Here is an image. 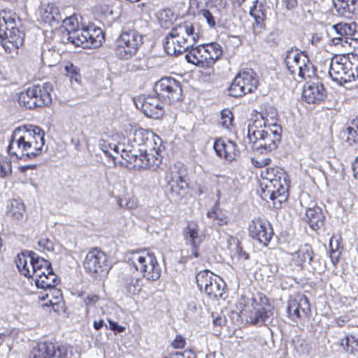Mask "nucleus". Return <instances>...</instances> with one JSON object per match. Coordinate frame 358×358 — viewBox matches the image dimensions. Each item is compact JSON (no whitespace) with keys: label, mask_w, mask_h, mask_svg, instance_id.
<instances>
[{"label":"nucleus","mask_w":358,"mask_h":358,"mask_svg":"<svg viewBox=\"0 0 358 358\" xmlns=\"http://www.w3.org/2000/svg\"><path fill=\"white\" fill-rule=\"evenodd\" d=\"M143 150H145V152H150V155H152V153L162 155L165 150V145L162 139L152 132Z\"/></svg>","instance_id":"e433bc0d"},{"label":"nucleus","mask_w":358,"mask_h":358,"mask_svg":"<svg viewBox=\"0 0 358 358\" xmlns=\"http://www.w3.org/2000/svg\"><path fill=\"white\" fill-rule=\"evenodd\" d=\"M139 170L141 169H152L156 170L162 162V155L152 153L150 155V152H145V150L140 154L139 157Z\"/></svg>","instance_id":"7c9ffc66"},{"label":"nucleus","mask_w":358,"mask_h":358,"mask_svg":"<svg viewBox=\"0 0 358 358\" xmlns=\"http://www.w3.org/2000/svg\"><path fill=\"white\" fill-rule=\"evenodd\" d=\"M236 250L239 259H242L243 260L249 259V254L243 250V248L240 243L237 244Z\"/></svg>","instance_id":"338daca9"},{"label":"nucleus","mask_w":358,"mask_h":358,"mask_svg":"<svg viewBox=\"0 0 358 358\" xmlns=\"http://www.w3.org/2000/svg\"><path fill=\"white\" fill-rule=\"evenodd\" d=\"M170 345L175 350L174 351H179V350H184L187 349V339L182 334H178L171 342Z\"/></svg>","instance_id":"13d9d810"},{"label":"nucleus","mask_w":358,"mask_h":358,"mask_svg":"<svg viewBox=\"0 0 358 358\" xmlns=\"http://www.w3.org/2000/svg\"><path fill=\"white\" fill-rule=\"evenodd\" d=\"M271 313V311L264 307L257 309L254 313L250 315L251 322L257 324L259 322H264L269 318Z\"/></svg>","instance_id":"6e6d98bb"},{"label":"nucleus","mask_w":358,"mask_h":358,"mask_svg":"<svg viewBox=\"0 0 358 358\" xmlns=\"http://www.w3.org/2000/svg\"><path fill=\"white\" fill-rule=\"evenodd\" d=\"M213 148L217 156L228 162L236 160L240 155L237 144L229 139L222 138L215 139Z\"/></svg>","instance_id":"a211bd4d"},{"label":"nucleus","mask_w":358,"mask_h":358,"mask_svg":"<svg viewBox=\"0 0 358 358\" xmlns=\"http://www.w3.org/2000/svg\"><path fill=\"white\" fill-rule=\"evenodd\" d=\"M38 257V255L34 252L18 254L15 262L20 273L25 277L31 278Z\"/></svg>","instance_id":"5701e85b"},{"label":"nucleus","mask_w":358,"mask_h":358,"mask_svg":"<svg viewBox=\"0 0 358 358\" xmlns=\"http://www.w3.org/2000/svg\"><path fill=\"white\" fill-rule=\"evenodd\" d=\"M135 104L149 117L158 119L164 113L163 103L157 95L139 96Z\"/></svg>","instance_id":"f3484780"},{"label":"nucleus","mask_w":358,"mask_h":358,"mask_svg":"<svg viewBox=\"0 0 358 358\" xmlns=\"http://www.w3.org/2000/svg\"><path fill=\"white\" fill-rule=\"evenodd\" d=\"M350 321V317L347 315H341L334 319V322L338 327H343L347 323Z\"/></svg>","instance_id":"69168bd1"},{"label":"nucleus","mask_w":358,"mask_h":358,"mask_svg":"<svg viewBox=\"0 0 358 358\" xmlns=\"http://www.w3.org/2000/svg\"><path fill=\"white\" fill-rule=\"evenodd\" d=\"M51 272H53L51 263L44 258L38 256V258H36V262H35V267L33 270V276L34 275L36 278H38L40 277L39 275L41 273H42L43 275L45 273L49 274Z\"/></svg>","instance_id":"a19ab883"},{"label":"nucleus","mask_w":358,"mask_h":358,"mask_svg":"<svg viewBox=\"0 0 358 358\" xmlns=\"http://www.w3.org/2000/svg\"><path fill=\"white\" fill-rule=\"evenodd\" d=\"M20 17L12 9L4 8L0 10V32H5L17 27Z\"/></svg>","instance_id":"cd10ccee"},{"label":"nucleus","mask_w":358,"mask_h":358,"mask_svg":"<svg viewBox=\"0 0 358 358\" xmlns=\"http://www.w3.org/2000/svg\"><path fill=\"white\" fill-rule=\"evenodd\" d=\"M200 32L194 22L183 20L172 27L165 38L164 50L170 55L189 51L200 38Z\"/></svg>","instance_id":"7ed1b4c3"},{"label":"nucleus","mask_w":358,"mask_h":358,"mask_svg":"<svg viewBox=\"0 0 358 358\" xmlns=\"http://www.w3.org/2000/svg\"><path fill=\"white\" fill-rule=\"evenodd\" d=\"M164 180L169 194L175 198H182L188 187L185 176L176 166L169 167L165 172Z\"/></svg>","instance_id":"2eb2a0df"},{"label":"nucleus","mask_w":358,"mask_h":358,"mask_svg":"<svg viewBox=\"0 0 358 358\" xmlns=\"http://www.w3.org/2000/svg\"><path fill=\"white\" fill-rule=\"evenodd\" d=\"M254 166L257 168H263L271 163V159L269 157H262L260 156L254 157L251 159Z\"/></svg>","instance_id":"680f3d73"},{"label":"nucleus","mask_w":358,"mask_h":358,"mask_svg":"<svg viewBox=\"0 0 358 358\" xmlns=\"http://www.w3.org/2000/svg\"><path fill=\"white\" fill-rule=\"evenodd\" d=\"M305 219L310 227L317 231L324 226L325 217L320 207L314 206L306 210Z\"/></svg>","instance_id":"c85d7f7f"},{"label":"nucleus","mask_w":358,"mask_h":358,"mask_svg":"<svg viewBox=\"0 0 358 358\" xmlns=\"http://www.w3.org/2000/svg\"><path fill=\"white\" fill-rule=\"evenodd\" d=\"M238 80V78L236 75L228 88V94L230 96L239 98L247 94L245 89L242 87V85Z\"/></svg>","instance_id":"de8ad7c7"},{"label":"nucleus","mask_w":358,"mask_h":358,"mask_svg":"<svg viewBox=\"0 0 358 358\" xmlns=\"http://www.w3.org/2000/svg\"><path fill=\"white\" fill-rule=\"evenodd\" d=\"M117 204L120 208L133 210L138 207V201L136 196L127 194L123 197H118L117 199Z\"/></svg>","instance_id":"8fccbe9b"},{"label":"nucleus","mask_w":358,"mask_h":358,"mask_svg":"<svg viewBox=\"0 0 358 358\" xmlns=\"http://www.w3.org/2000/svg\"><path fill=\"white\" fill-rule=\"evenodd\" d=\"M162 358H196V354L192 348H187L182 351L166 352Z\"/></svg>","instance_id":"49530a36"},{"label":"nucleus","mask_w":358,"mask_h":358,"mask_svg":"<svg viewBox=\"0 0 358 358\" xmlns=\"http://www.w3.org/2000/svg\"><path fill=\"white\" fill-rule=\"evenodd\" d=\"M269 131L259 141L258 148H263L266 152H271L278 147L281 140V127L278 124H271Z\"/></svg>","instance_id":"a878e982"},{"label":"nucleus","mask_w":358,"mask_h":358,"mask_svg":"<svg viewBox=\"0 0 358 358\" xmlns=\"http://www.w3.org/2000/svg\"><path fill=\"white\" fill-rule=\"evenodd\" d=\"M152 131L143 128L131 129L129 134V141L134 147H145Z\"/></svg>","instance_id":"72a5a7b5"},{"label":"nucleus","mask_w":358,"mask_h":358,"mask_svg":"<svg viewBox=\"0 0 358 358\" xmlns=\"http://www.w3.org/2000/svg\"><path fill=\"white\" fill-rule=\"evenodd\" d=\"M347 69L343 55H336L331 60L329 74L331 79L336 83L343 85L348 81ZM348 76H350L348 75Z\"/></svg>","instance_id":"4be33fe9"},{"label":"nucleus","mask_w":358,"mask_h":358,"mask_svg":"<svg viewBox=\"0 0 358 358\" xmlns=\"http://www.w3.org/2000/svg\"><path fill=\"white\" fill-rule=\"evenodd\" d=\"M313 250L309 244L301 245L294 252L291 254V259L289 265L293 271H301L307 262H310L313 258Z\"/></svg>","instance_id":"412c9836"},{"label":"nucleus","mask_w":358,"mask_h":358,"mask_svg":"<svg viewBox=\"0 0 358 358\" xmlns=\"http://www.w3.org/2000/svg\"><path fill=\"white\" fill-rule=\"evenodd\" d=\"M345 134H346L345 142L349 145L358 143V124L352 122V125L346 129Z\"/></svg>","instance_id":"5fc2aeb1"},{"label":"nucleus","mask_w":358,"mask_h":358,"mask_svg":"<svg viewBox=\"0 0 358 358\" xmlns=\"http://www.w3.org/2000/svg\"><path fill=\"white\" fill-rule=\"evenodd\" d=\"M70 347L66 344L45 341L32 350L31 358H67Z\"/></svg>","instance_id":"dca6fc26"},{"label":"nucleus","mask_w":358,"mask_h":358,"mask_svg":"<svg viewBox=\"0 0 358 358\" xmlns=\"http://www.w3.org/2000/svg\"><path fill=\"white\" fill-rule=\"evenodd\" d=\"M44 131L38 127H18L13 131L7 148L10 157L16 159H33L43 152Z\"/></svg>","instance_id":"f257e3e1"},{"label":"nucleus","mask_w":358,"mask_h":358,"mask_svg":"<svg viewBox=\"0 0 358 358\" xmlns=\"http://www.w3.org/2000/svg\"><path fill=\"white\" fill-rule=\"evenodd\" d=\"M50 293L51 294L52 298L56 297V302L55 306L56 308L58 309H63L64 308V301L63 300L62 294L59 289L52 288L50 289Z\"/></svg>","instance_id":"052dcab7"},{"label":"nucleus","mask_w":358,"mask_h":358,"mask_svg":"<svg viewBox=\"0 0 358 358\" xmlns=\"http://www.w3.org/2000/svg\"><path fill=\"white\" fill-rule=\"evenodd\" d=\"M8 31V35L7 31L0 32V43L6 52H17L24 44L25 34L17 27Z\"/></svg>","instance_id":"6ab92c4d"},{"label":"nucleus","mask_w":358,"mask_h":358,"mask_svg":"<svg viewBox=\"0 0 358 358\" xmlns=\"http://www.w3.org/2000/svg\"><path fill=\"white\" fill-rule=\"evenodd\" d=\"M56 300H57L56 297L52 298V299H49L48 302L45 303L43 304V306L51 307L52 310L57 313H59L64 311V308L58 309V310L56 308L55 303L57 302V301H56Z\"/></svg>","instance_id":"774afa93"},{"label":"nucleus","mask_w":358,"mask_h":358,"mask_svg":"<svg viewBox=\"0 0 358 358\" xmlns=\"http://www.w3.org/2000/svg\"><path fill=\"white\" fill-rule=\"evenodd\" d=\"M329 248L331 250L330 259L331 263L336 266L339 262V256L341 252H338L340 248V243L338 238L333 236L329 241Z\"/></svg>","instance_id":"603ef678"},{"label":"nucleus","mask_w":358,"mask_h":358,"mask_svg":"<svg viewBox=\"0 0 358 358\" xmlns=\"http://www.w3.org/2000/svg\"><path fill=\"white\" fill-rule=\"evenodd\" d=\"M207 217L218 226H224L229 223L228 217L219 208H213L208 212Z\"/></svg>","instance_id":"c03bdc74"},{"label":"nucleus","mask_w":358,"mask_h":358,"mask_svg":"<svg viewBox=\"0 0 358 358\" xmlns=\"http://www.w3.org/2000/svg\"><path fill=\"white\" fill-rule=\"evenodd\" d=\"M220 124L227 130L234 128V117L232 111L229 108H224L221 111Z\"/></svg>","instance_id":"09e8293b"},{"label":"nucleus","mask_w":358,"mask_h":358,"mask_svg":"<svg viewBox=\"0 0 358 358\" xmlns=\"http://www.w3.org/2000/svg\"><path fill=\"white\" fill-rule=\"evenodd\" d=\"M223 53L222 46L217 42L194 46L185 55L188 63L204 69H213Z\"/></svg>","instance_id":"423d86ee"},{"label":"nucleus","mask_w":358,"mask_h":358,"mask_svg":"<svg viewBox=\"0 0 358 358\" xmlns=\"http://www.w3.org/2000/svg\"><path fill=\"white\" fill-rule=\"evenodd\" d=\"M99 146L101 150L108 156H113L111 151L118 154L120 152V147L116 144L110 142L108 140L102 139L99 142Z\"/></svg>","instance_id":"4d7b16f0"},{"label":"nucleus","mask_w":358,"mask_h":358,"mask_svg":"<svg viewBox=\"0 0 358 358\" xmlns=\"http://www.w3.org/2000/svg\"><path fill=\"white\" fill-rule=\"evenodd\" d=\"M128 265L141 273L148 281H156L161 276V267L155 255L146 249L130 251L127 257Z\"/></svg>","instance_id":"20e7f679"},{"label":"nucleus","mask_w":358,"mask_h":358,"mask_svg":"<svg viewBox=\"0 0 358 358\" xmlns=\"http://www.w3.org/2000/svg\"><path fill=\"white\" fill-rule=\"evenodd\" d=\"M349 83L358 81V55L353 53L343 54Z\"/></svg>","instance_id":"f704fd0d"},{"label":"nucleus","mask_w":358,"mask_h":358,"mask_svg":"<svg viewBox=\"0 0 358 358\" xmlns=\"http://www.w3.org/2000/svg\"><path fill=\"white\" fill-rule=\"evenodd\" d=\"M341 345L347 352L353 355L358 353V337L355 335H346L341 340Z\"/></svg>","instance_id":"79ce46f5"},{"label":"nucleus","mask_w":358,"mask_h":358,"mask_svg":"<svg viewBox=\"0 0 358 358\" xmlns=\"http://www.w3.org/2000/svg\"><path fill=\"white\" fill-rule=\"evenodd\" d=\"M40 277L35 279V284L38 288L47 289L55 287L59 280L57 275L54 273L51 272L49 274H44L42 275V273H40Z\"/></svg>","instance_id":"4c0bfd02"},{"label":"nucleus","mask_w":358,"mask_h":358,"mask_svg":"<svg viewBox=\"0 0 358 358\" xmlns=\"http://www.w3.org/2000/svg\"><path fill=\"white\" fill-rule=\"evenodd\" d=\"M357 0H334V4L337 13L345 17H352V15L358 14L356 6Z\"/></svg>","instance_id":"473e14b6"},{"label":"nucleus","mask_w":358,"mask_h":358,"mask_svg":"<svg viewBox=\"0 0 358 358\" xmlns=\"http://www.w3.org/2000/svg\"><path fill=\"white\" fill-rule=\"evenodd\" d=\"M69 31L68 40L75 46L86 48H96L101 45L104 41L103 31L99 27L88 26L81 29H76L75 26Z\"/></svg>","instance_id":"0eeeda50"},{"label":"nucleus","mask_w":358,"mask_h":358,"mask_svg":"<svg viewBox=\"0 0 358 358\" xmlns=\"http://www.w3.org/2000/svg\"><path fill=\"white\" fill-rule=\"evenodd\" d=\"M248 236L255 241L267 247L274 235L271 223L260 217L252 219L248 226Z\"/></svg>","instance_id":"ddd939ff"},{"label":"nucleus","mask_w":358,"mask_h":358,"mask_svg":"<svg viewBox=\"0 0 358 358\" xmlns=\"http://www.w3.org/2000/svg\"><path fill=\"white\" fill-rule=\"evenodd\" d=\"M52 91L50 83L33 85L18 94L17 102L29 110L49 106L52 102Z\"/></svg>","instance_id":"39448f33"},{"label":"nucleus","mask_w":358,"mask_h":358,"mask_svg":"<svg viewBox=\"0 0 358 358\" xmlns=\"http://www.w3.org/2000/svg\"><path fill=\"white\" fill-rule=\"evenodd\" d=\"M65 75L70 78L71 81L79 82L81 76L80 69L73 63L68 62L64 66Z\"/></svg>","instance_id":"3c124183"},{"label":"nucleus","mask_w":358,"mask_h":358,"mask_svg":"<svg viewBox=\"0 0 358 358\" xmlns=\"http://www.w3.org/2000/svg\"><path fill=\"white\" fill-rule=\"evenodd\" d=\"M25 213V206L23 203L15 201L11 203L9 214L13 220L20 221Z\"/></svg>","instance_id":"a18cd8bd"},{"label":"nucleus","mask_w":358,"mask_h":358,"mask_svg":"<svg viewBox=\"0 0 358 358\" xmlns=\"http://www.w3.org/2000/svg\"><path fill=\"white\" fill-rule=\"evenodd\" d=\"M100 296L96 294H88L84 299V303L87 308L94 307L100 301Z\"/></svg>","instance_id":"e2e57ef3"},{"label":"nucleus","mask_w":358,"mask_h":358,"mask_svg":"<svg viewBox=\"0 0 358 358\" xmlns=\"http://www.w3.org/2000/svg\"><path fill=\"white\" fill-rule=\"evenodd\" d=\"M214 279H217V275L206 269L200 271L196 275L197 287L201 292H203Z\"/></svg>","instance_id":"ea45409f"},{"label":"nucleus","mask_w":358,"mask_h":358,"mask_svg":"<svg viewBox=\"0 0 358 358\" xmlns=\"http://www.w3.org/2000/svg\"><path fill=\"white\" fill-rule=\"evenodd\" d=\"M142 151L143 148H136L132 145L122 148L121 149L120 156L122 159L125 161L126 166L135 170H139L138 166H139V157Z\"/></svg>","instance_id":"bb28decb"},{"label":"nucleus","mask_w":358,"mask_h":358,"mask_svg":"<svg viewBox=\"0 0 358 358\" xmlns=\"http://www.w3.org/2000/svg\"><path fill=\"white\" fill-rule=\"evenodd\" d=\"M333 29L335 30L336 34L341 36L345 38V43H347V40L349 36H352L357 31V24L356 22H339L333 26Z\"/></svg>","instance_id":"58836bf2"},{"label":"nucleus","mask_w":358,"mask_h":358,"mask_svg":"<svg viewBox=\"0 0 358 358\" xmlns=\"http://www.w3.org/2000/svg\"><path fill=\"white\" fill-rule=\"evenodd\" d=\"M123 287L129 296L138 295L143 289L141 279L138 277L125 275L122 278Z\"/></svg>","instance_id":"c9c22d12"},{"label":"nucleus","mask_w":358,"mask_h":358,"mask_svg":"<svg viewBox=\"0 0 358 358\" xmlns=\"http://www.w3.org/2000/svg\"><path fill=\"white\" fill-rule=\"evenodd\" d=\"M285 64L288 71L293 76L297 75L301 80L310 79L316 76V69L308 58L303 52L289 51L285 58Z\"/></svg>","instance_id":"9d476101"},{"label":"nucleus","mask_w":358,"mask_h":358,"mask_svg":"<svg viewBox=\"0 0 358 358\" xmlns=\"http://www.w3.org/2000/svg\"><path fill=\"white\" fill-rule=\"evenodd\" d=\"M250 15L254 18L253 31L256 34L266 29V13L265 6L259 0H255L250 8Z\"/></svg>","instance_id":"b1692460"},{"label":"nucleus","mask_w":358,"mask_h":358,"mask_svg":"<svg viewBox=\"0 0 358 358\" xmlns=\"http://www.w3.org/2000/svg\"><path fill=\"white\" fill-rule=\"evenodd\" d=\"M290 180L285 169L278 166L266 168L262 173L260 196L264 200L270 199L281 204L289 196Z\"/></svg>","instance_id":"f03ea898"},{"label":"nucleus","mask_w":358,"mask_h":358,"mask_svg":"<svg viewBox=\"0 0 358 358\" xmlns=\"http://www.w3.org/2000/svg\"><path fill=\"white\" fill-rule=\"evenodd\" d=\"M107 321L108 323V329H110L111 331H113L115 333V334H121V333H123L124 331H125V330H126L125 327H124L122 325H120L117 322L113 321V320H111L110 318H108ZM105 326L106 327V328H108V327L106 325H105Z\"/></svg>","instance_id":"0e129e2a"},{"label":"nucleus","mask_w":358,"mask_h":358,"mask_svg":"<svg viewBox=\"0 0 358 358\" xmlns=\"http://www.w3.org/2000/svg\"><path fill=\"white\" fill-rule=\"evenodd\" d=\"M199 15L202 16L206 20V22L210 28L215 29L216 27V19L208 9H201L199 11Z\"/></svg>","instance_id":"bf43d9fd"},{"label":"nucleus","mask_w":358,"mask_h":358,"mask_svg":"<svg viewBox=\"0 0 358 358\" xmlns=\"http://www.w3.org/2000/svg\"><path fill=\"white\" fill-rule=\"evenodd\" d=\"M301 97L308 104L320 105L325 101L327 91L320 82L306 83L303 86Z\"/></svg>","instance_id":"aec40b11"},{"label":"nucleus","mask_w":358,"mask_h":358,"mask_svg":"<svg viewBox=\"0 0 358 358\" xmlns=\"http://www.w3.org/2000/svg\"><path fill=\"white\" fill-rule=\"evenodd\" d=\"M40 17L44 23L51 26L55 22L58 23L62 20L58 7L53 3H48L41 7L40 9Z\"/></svg>","instance_id":"2f4dec72"},{"label":"nucleus","mask_w":358,"mask_h":358,"mask_svg":"<svg viewBox=\"0 0 358 358\" xmlns=\"http://www.w3.org/2000/svg\"><path fill=\"white\" fill-rule=\"evenodd\" d=\"M157 95L168 104H173L182 100V90L179 81L171 77L158 80L155 85Z\"/></svg>","instance_id":"f8f14e48"},{"label":"nucleus","mask_w":358,"mask_h":358,"mask_svg":"<svg viewBox=\"0 0 358 358\" xmlns=\"http://www.w3.org/2000/svg\"><path fill=\"white\" fill-rule=\"evenodd\" d=\"M238 80L248 94L255 92L259 85L257 76L252 71L243 70L237 74Z\"/></svg>","instance_id":"c756f323"},{"label":"nucleus","mask_w":358,"mask_h":358,"mask_svg":"<svg viewBox=\"0 0 358 358\" xmlns=\"http://www.w3.org/2000/svg\"><path fill=\"white\" fill-rule=\"evenodd\" d=\"M222 290L221 279L217 275V279H214L203 292L209 298L217 299L222 296Z\"/></svg>","instance_id":"37998d69"},{"label":"nucleus","mask_w":358,"mask_h":358,"mask_svg":"<svg viewBox=\"0 0 358 358\" xmlns=\"http://www.w3.org/2000/svg\"><path fill=\"white\" fill-rule=\"evenodd\" d=\"M311 313L308 298L303 294L296 293L287 301V317L294 322L308 318Z\"/></svg>","instance_id":"4468645a"},{"label":"nucleus","mask_w":358,"mask_h":358,"mask_svg":"<svg viewBox=\"0 0 358 358\" xmlns=\"http://www.w3.org/2000/svg\"><path fill=\"white\" fill-rule=\"evenodd\" d=\"M12 173L11 160L5 155H0V178H4Z\"/></svg>","instance_id":"864d4df0"},{"label":"nucleus","mask_w":358,"mask_h":358,"mask_svg":"<svg viewBox=\"0 0 358 358\" xmlns=\"http://www.w3.org/2000/svg\"><path fill=\"white\" fill-rule=\"evenodd\" d=\"M271 124H267L264 118L261 117L250 122L248 127V138L250 143L255 144L270 130Z\"/></svg>","instance_id":"393cba45"},{"label":"nucleus","mask_w":358,"mask_h":358,"mask_svg":"<svg viewBox=\"0 0 358 358\" xmlns=\"http://www.w3.org/2000/svg\"><path fill=\"white\" fill-rule=\"evenodd\" d=\"M143 43V36L138 31H122L115 41V53L121 59H129L137 53Z\"/></svg>","instance_id":"1a4fd4ad"},{"label":"nucleus","mask_w":358,"mask_h":358,"mask_svg":"<svg viewBox=\"0 0 358 358\" xmlns=\"http://www.w3.org/2000/svg\"><path fill=\"white\" fill-rule=\"evenodd\" d=\"M182 236L185 244L189 248L185 257L189 259L199 257V248L206 236L201 232L199 222L196 220L188 221L182 229Z\"/></svg>","instance_id":"9b49d317"},{"label":"nucleus","mask_w":358,"mask_h":358,"mask_svg":"<svg viewBox=\"0 0 358 358\" xmlns=\"http://www.w3.org/2000/svg\"><path fill=\"white\" fill-rule=\"evenodd\" d=\"M83 268L92 278L101 279L108 275L111 268L108 256L99 248H91L85 255Z\"/></svg>","instance_id":"6e6552de"}]
</instances>
